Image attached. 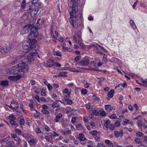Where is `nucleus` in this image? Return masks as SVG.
I'll return each instance as SVG.
<instances>
[{"mask_svg": "<svg viewBox=\"0 0 147 147\" xmlns=\"http://www.w3.org/2000/svg\"><path fill=\"white\" fill-rule=\"evenodd\" d=\"M81 58V57L80 56H76L75 59L74 60L76 62L78 61Z\"/></svg>", "mask_w": 147, "mask_h": 147, "instance_id": "37998d69", "label": "nucleus"}, {"mask_svg": "<svg viewBox=\"0 0 147 147\" xmlns=\"http://www.w3.org/2000/svg\"><path fill=\"white\" fill-rule=\"evenodd\" d=\"M26 0H23L22 2L21 7L22 9L24 8L26 6Z\"/></svg>", "mask_w": 147, "mask_h": 147, "instance_id": "4c0bfd02", "label": "nucleus"}, {"mask_svg": "<svg viewBox=\"0 0 147 147\" xmlns=\"http://www.w3.org/2000/svg\"><path fill=\"white\" fill-rule=\"evenodd\" d=\"M15 131L19 135H21V131L20 129H15Z\"/></svg>", "mask_w": 147, "mask_h": 147, "instance_id": "09e8293b", "label": "nucleus"}, {"mask_svg": "<svg viewBox=\"0 0 147 147\" xmlns=\"http://www.w3.org/2000/svg\"><path fill=\"white\" fill-rule=\"evenodd\" d=\"M20 124L22 125H24L25 124V121L23 119H21L20 121Z\"/></svg>", "mask_w": 147, "mask_h": 147, "instance_id": "a18cd8bd", "label": "nucleus"}, {"mask_svg": "<svg viewBox=\"0 0 147 147\" xmlns=\"http://www.w3.org/2000/svg\"><path fill=\"white\" fill-rule=\"evenodd\" d=\"M87 91L86 89H83L81 91V93L82 94L86 95L87 94Z\"/></svg>", "mask_w": 147, "mask_h": 147, "instance_id": "58836bf2", "label": "nucleus"}, {"mask_svg": "<svg viewBox=\"0 0 147 147\" xmlns=\"http://www.w3.org/2000/svg\"><path fill=\"white\" fill-rule=\"evenodd\" d=\"M28 13L31 12V15L33 16L36 15V14L38 11L37 8L30 6H29L26 10Z\"/></svg>", "mask_w": 147, "mask_h": 147, "instance_id": "7ed1b4c3", "label": "nucleus"}, {"mask_svg": "<svg viewBox=\"0 0 147 147\" xmlns=\"http://www.w3.org/2000/svg\"><path fill=\"white\" fill-rule=\"evenodd\" d=\"M22 60V63H19L18 71L20 72H26L28 70V66L25 65V63Z\"/></svg>", "mask_w": 147, "mask_h": 147, "instance_id": "f03ea898", "label": "nucleus"}, {"mask_svg": "<svg viewBox=\"0 0 147 147\" xmlns=\"http://www.w3.org/2000/svg\"><path fill=\"white\" fill-rule=\"evenodd\" d=\"M67 73V72L62 71L60 72L59 75L62 76H64L66 75Z\"/></svg>", "mask_w": 147, "mask_h": 147, "instance_id": "5fc2aeb1", "label": "nucleus"}, {"mask_svg": "<svg viewBox=\"0 0 147 147\" xmlns=\"http://www.w3.org/2000/svg\"><path fill=\"white\" fill-rule=\"evenodd\" d=\"M22 76L21 75H19L16 76H9L8 77L9 80L13 81H18L21 78Z\"/></svg>", "mask_w": 147, "mask_h": 147, "instance_id": "0eeeda50", "label": "nucleus"}, {"mask_svg": "<svg viewBox=\"0 0 147 147\" xmlns=\"http://www.w3.org/2000/svg\"><path fill=\"white\" fill-rule=\"evenodd\" d=\"M54 55L57 56L61 57V52L57 49H54L53 50Z\"/></svg>", "mask_w": 147, "mask_h": 147, "instance_id": "aec40b11", "label": "nucleus"}, {"mask_svg": "<svg viewBox=\"0 0 147 147\" xmlns=\"http://www.w3.org/2000/svg\"><path fill=\"white\" fill-rule=\"evenodd\" d=\"M92 112V113L96 115H98L99 114V113L95 110H93Z\"/></svg>", "mask_w": 147, "mask_h": 147, "instance_id": "e2e57ef3", "label": "nucleus"}, {"mask_svg": "<svg viewBox=\"0 0 147 147\" xmlns=\"http://www.w3.org/2000/svg\"><path fill=\"white\" fill-rule=\"evenodd\" d=\"M130 23L131 27L133 29L136 30V29L137 27L133 20H131L130 21Z\"/></svg>", "mask_w": 147, "mask_h": 147, "instance_id": "4be33fe9", "label": "nucleus"}, {"mask_svg": "<svg viewBox=\"0 0 147 147\" xmlns=\"http://www.w3.org/2000/svg\"><path fill=\"white\" fill-rule=\"evenodd\" d=\"M45 139L47 141L50 142L51 143H53V142L52 141H50V138L47 136H45Z\"/></svg>", "mask_w": 147, "mask_h": 147, "instance_id": "8fccbe9b", "label": "nucleus"}, {"mask_svg": "<svg viewBox=\"0 0 147 147\" xmlns=\"http://www.w3.org/2000/svg\"><path fill=\"white\" fill-rule=\"evenodd\" d=\"M76 117H73L71 118V122L72 123H74L76 122Z\"/></svg>", "mask_w": 147, "mask_h": 147, "instance_id": "680f3d73", "label": "nucleus"}, {"mask_svg": "<svg viewBox=\"0 0 147 147\" xmlns=\"http://www.w3.org/2000/svg\"><path fill=\"white\" fill-rule=\"evenodd\" d=\"M114 133L116 137H119L120 136L122 137L123 134V130H121L119 132L117 131H115Z\"/></svg>", "mask_w": 147, "mask_h": 147, "instance_id": "f8f14e48", "label": "nucleus"}, {"mask_svg": "<svg viewBox=\"0 0 147 147\" xmlns=\"http://www.w3.org/2000/svg\"><path fill=\"white\" fill-rule=\"evenodd\" d=\"M29 42L27 43L24 42L22 45V47L24 49L27 51H29Z\"/></svg>", "mask_w": 147, "mask_h": 147, "instance_id": "ddd939ff", "label": "nucleus"}, {"mask_svg": "<svg viewBox=\"0 0 147 147\" xmlns=\"http://www.w3.org/2000/svg\"><path fill=\"white\" fill-rule=\"evenodd\" d=\"M111 105H106L105 106V109L108 112H110L111 111L115 109L113 107H110Z\"/></svg>", "mask_w": 147, "mask_h": 147, "instance_id": "f3484780", "label": "nucleus"}, {"mask_svg": "<svg viewBox=\"0 0 147 147\" xmlns=\"http://www.w3.org/2000/svg\"><path fill=\"white\" fill-rule=\"evenodd\" d=\"M135 142L137 143L140 144L141 143V141L140 139L138 138H136L135 140Z\"/></svg>", "mask_w": 147, "mask_h": 147, "instance_id": "4d7b16f0", "label": "nucleus"}, {"mask_svg": "<svg viewBox=\"0 0 147 147\" xmlns=\"http://www.w3.org/2000/svg\"><path fill=\"white\" fill-rule=\"evenodd\" d=\"M31 40L32 42H29V50H31L32 49H35L36 47L35 44L36 43V39H33Z\"/></svg>", "mask_w": 147, "mask_h": 147, "instance_id": "6e6552de", "label": "nucleus"}, {"mask_svg": "<svg viewBox=\"0 0 147 147\" xmlns=\"http://www.w3.org/2000/svg\"><path fill=\"white\" fill-rule=\"evenodd\" d=\"M78 138L81 141H84L86 139L84 137V135L82 133H80L79 134Z\"/></svg>", "mask_w": 147, "mask_h": 147, "instance_id": "6ab92c4d", "label": "nucleus"}, {"mask_svg": "<svg viewBox=\"0 0 147 147\" xmlns=\"http://www.w3.org/2000/svg\"><path fill=\"white\" fill-rule=\"evenodd\" d=\"M32 110H35L36 113H34V117L36 118L38 117L40 115V113L37 111L36 110L32 109Z\"/></svg>", "mask_w": 147, "mask_h": 147, "instance_id": "c85d7f7f", "label": "nucleus"}, {"mask_svg": "<svg viewBox=\"0 0 147 147\" xmlns=\"http://www.w3.org/2000/svg\"><path fill=\"white\" fill-rule=\"evenodd\" d=\"M138 125L139 127H141L142 125V122L141 121H138Z\"/></svg>", "mask_w": 147, "mask_h": 147, "instance_id": "774afa93", "label": "nucleus"}, {"mask_svg": "<svg viewBox=\"0 0 147 147\" xmlns=\"http://www.w3.org/2000/svg\"><path fill=\"white\" fill-rule=\"evenodd\" d=\"M129 121H130L129 120L125 119V120L123 121V125H125L124 123H125V124H127V123L129 124Z\"/></svg>", "mask_w": 147, "mask_h": 147, "instance_id": "052dcab7", "label": "nucleus"}, {"mask_svg": "<svg viewBox=\"0 0 147 147\" xmlns=\"http://www.w3.org/2000/svg\"><path fill=\"white\" fill-rule=\"evenodd\" d=\"M53 135H51V137L52 138L53 137V138H54V137L55 136H59V134H57L55 132L53 131Z\"/></svg>", "mask_w": 147, "mask_h": 147, "instance_id": "a19ab883", "label": "nucleus"}, {"mask_svg": "<svg viewBox=\"0 0 147 147\" xmlns=\"http://www.w3.org/2000/svg\"><path fill=\"white\" fill-rule=\"evenodd\" d=\"M72 11L74 13H76L78 11V7L76 5L72 6Z\"/></svg>", "mask_w": 147, "mask_h": 147, "instance_id": "b1692460", "label": "nucleus"}, {"mask_svg": "<svg viewBox=\"0 0 147 147\" xmlns=\"http://www.w3.org/2000/svg\"><path fill=\"white\" fill-rule=\"evenodd\" d=\"M42 112L44 114L48 115L49 114V112L47 110H42Z\"/></svg>", "mask_w": 147, "mask_h": 147, "instance_id": "79ce46f5", "label": "nucleus"}, {"mask_svg": "<svg viewBox=\"0 0 147 147\" xmlns=\"http://www.w3.org/2000/svg\"><path fill=\"white\" fill-rule=\"evenodd\" d=\"M77 34L76 33V34L73 36V39L75 40V42L77 43L78 40L81 38V34L80 31L78 30L77 32Z\"/></svg>", "mask_w": 147, "mask_h": 147, "instance_id": "1a4fd4ad", "label": "nucleus"}, {"mask_svg": "<svg viewBox=\"0 0 147 147\" xmlns=\"http://www.w3.org/2000/svg\"><path fill=\"white\" fill-rule=\"evenodd\" d=\"M11 49V45H7V47H5V49L7 50V52H8L9 51H10V50Z\"/></svg>", "mask_w": 147, "mask_h": 147, "instance_id": "603ef678", "label": "nucleus"}, {"mask_svg": "<svg viewBox=\"0 0 147 147\" xmlns=\"http://www.w3.org/2000/svg\"><path fill=\"white\" fill-rule=\"evenodd\" d=\"M110 123V121L109 120H107L105 122L104 125L107 128L109 127V125Z\"/></svg>", "mask_w": 147, "mask_h": 147, "instance_id": "f704fd0d", "label": "nucleus"}, {"mask_svg": "<svg viewBox=\"0 0 147 147\" xmlns=\"http://www.w3.org/2000/svg\"><path fill=\"white\" fill-rule=\"evenodd\" d=\"M35 131L38 134L40 133L41 132V131L39 128H37L36 129H35Z\"/></svg>", "mask_w": 147, "mask_h": 147, "instance_id": "bf43d9fd", "label": "nucleus"}, {"mask_svg": "<svg viewBox=\"0 0 147 147\" xmlns=\"http://www.w3.org/2000/svg\"><path fill=\"white\" fill-rule=\"evenodd\" d=\"M100 114L102 116H106V113L105 111H100Z\"/></svg>", "mask_w": 147, "mask_h": 147, "instance_id": "c03bdc74", "label": "nucleus"}, {"mask_svg": "<svg viewBox=\"0 0 147 147\" xmlns=\"http://www.w3.org/2000/svg\"><path fill=\"white\" fill-rule=\"evenodd\" d=\"M71 2L72 3V6H75L76 5V4L78 5L80 4V1L79 0H77V1L75 0H71Z\"/></svg>", "mask_w": 147, "mask_h": 147, "instance_id": "5701e85b", "label": "nucleus"}, {"mask_svg": "<svg viewBox=\"0 0 147 147\" xmlns=\"http://www.w3.org/2000/svg\"><path fill=\"white\" fill-rule=\"evenodd\" d=\"M117 117L115 114H113L110 116V118L112 119H116Z\"/></svg>", "mask_w": 147, "mask_h": 147, "instance_id": "3c124183", "label": "nucleus"}, {"mask_svg": "<svg viewBox=\"0 0 147 147\" xmlns=\"http://www.w3.org/2000/svg\"><path fill=\"white\" fill-rule=\"evenodd\" d=\"M30 34L28 36V39L29 41L28 42H32V40L33 39H35L33 38V37H36L37 36L39 35V32L37 31H36L35 32L34 31L33 32H30Z\"/></svg>", "mask_w": 147, "mask_h": 147, "instance_id": "39448f33", "label": "nucleus"}, {"mask_svg": "<svg viewBox=\"0 0 147 147\" xmlns=\"http://www.w3.org/2000/svg\"><path fill=\"white\" fill-rule=\"evenodd\" d=\"M47 86L48 89L49 90H51L53 88L52 86L50 84H49L47 85Z\"/></svg>", "mask_w": 147, "mask_h": 147, "instance_id": "13d9d810", "label": "nucleus"}, {"mask_svg": "<svg viewBox=\"0 0 147 147\" xmlns=\"http://www.w3.org/2000/svg\"><path fill=\"white\" fill-rule=\"evenodd\" d=\"M89 60L88 59H84L77 63L78 65L82 66H87L89 63Z\"/></svg>", "mask_w": 147, "mask_h": 147, "instance_id": "423d86ee", "label": "nucleus"}, {"mask_svg": "<svg viewBox=\"0 0 147 147\" xmlns=\"http://www.w3.org/2000/svg\"><path fill=\"white\" fill-rule=\"evenodd\" d=\"M34 54L33 53H31L30 54L28 55H27V60L28 61H29V60H30L34 56Z\"/></svg>", "mask_w": 147, "mask_h": 147, "instance_id": "bb28decb", "label": "nucleus"}, {"mask_svg": "<svg viewBox=\"0 0 147 147\" xmlns=\"http://www.w3.org/2000/svg\"><path fill=\"white\" fill-rule=\"evenodd\" d=\"M76 127L77 128L78 130H81L83 129V127L81 123L77 124L76 126Z\"/></svg>", "mask_w": 147, "mask_h": 147, "instance_id": "a878e982", "label": "nucleus"}, {"mask_svg": "<svg viewBox=\"0 0 147 147\" xmlns=\"http://www.w3.org/2000/svg\"><path fill=\"white\" fill-rule=\"evenodd\" d=\"M90 132L93 136H96L98 134V131L96 130H94L90 131Z\"/></svg>", "mask_w": 147, "mask_h": 147, "instance_id": "cd10ccee", "label": "nucleus"}, {"mask_svg": "<svg viewBox=\"0 0 147 147\" xmlns=\"http://www.w3.org/2000/svg\"><path fill=\"white\" fill-rule=\"evenodd\" d=\"M71 94V92H69L67 93V95H66L64 97V99L65 101H67L70 98V95Z\"/></svg>", "mask_w": 147, "mask_h": 147, "instance_id": "c756f323", "label": "nucleus"}, {"mask_svg": "<svg viewBox=\"0 0 147 147\" xmlns=\"http://www.w3.org/2000/svg\"><path fill=\"white\" fill-rule=\"evenodd\" d=\"M10 137L9 136L7 137L5 139H3L1 140V142H2V144H5L6 143V142L9 139Z\"/></svg>", "mask_w": 147, "mask_h": 147, "instance_id": "7c9ffc66", "label": "nucleus"}, {"mask_svg": "<svg viewBox=\"0 0 147 147\" xmlns=\"http://www.w3.org/2000/svg\"><path fill=\"white\" fill-rule=\"evenodd\" d=\"M9 122L12 125L16 127H17L18 126V124L16 123L15 121H9Z\"/></svg>", "mask_w": 147, "mask_h": 147, "instance_id": "e433bc0d", "label": "nucleus"}, {"mask_svg": "<svg viewBox=\"0 0 147 147\" xmlns=\"http://www.w3.org/2000/svg\"><path fill=\"white\" fill-rule=\"evenodd\" d=\"M40 21V19H38V20L37 23H36V25L34 27V28H35V30H34L35 32L36 31H37V30H38L40 27V24L38 22H39Z\"/></svg>", "mask_w": 147, "mask_h": 147, "instance_id": "393cba45", "label": "nucleus"}, {"mask_svg": "<svg viewBox=\"0 0 147 147\" xmlns=\"http://www.w3.org/2000/svg\"><path fill=\"white\" fill-rule=\"evenodd\" d=\"M63 93L67 94L68 92H69V90L68 89L65 88L63 90Z\"/></svg>", "mask_w": 147, "mask_h": 147, "instance_id": "0e129e2a", "label": "nucleus"}, {"mask_svg": "<svg viewBox=\"0 0 147 147\" xmlns=\"http://www.w3.org/2000/svg\"><path fill=\"white\" fill-rule=\"evenodd\" d=\"M41 95L43 96L46 95V92L43 89H42L41 91Z\"/></svg>", "mask_w": 147, "mask_h": 147, "instance_id": "69168bd1", "label": "nucleus"}, {"mask_svg": "<svg viewBox=\"0 0 147 147\" xmlns=\"http://www.w3.org/2000/svg\"><path fill=\"white\" fill-rule=\"evenodd\" d=\"M3 145L5 146H9V147H12L13 146H14L15 143L13 141H7L6 142L5 144H3Z\"/></svg>", "mask_w": 147, "mask_h": 147, "instance_id": "9b49d317", "label": "nucleus"}, {"mask_svg": "<svg viewBox=\"0 0 147 147\" xmlns=\"http://www.w3.org/2000/svg\"><path fill=\"white\" fill-rule=\"evenodd\" d=\"M6 74L7 75H13L15 74V73L14 71L12 70H9L7 71Z\"/></svg>", "mask_w": 147, "mask_h": 147, "instance_id": "473e14b6", "label": "nucleus"}, {"mask_svg": "<svg viewBox=\"0 0 147 147\" xmlns=\"http://www.w3.org/2000/svg\"><path fill=\"white\" fill-rule=\"evenodd\" d=\"M9 121H15L16 119V117L13 115H10L9 116Z\"/></svg>", "mask_w": 147, "mask_h": 147, "instance_id": "72a5a7b5", "label": "nucleus"}, {"mask_svg": "<svg viewBox=\"0 0 147 147\" xmlns=\"http://www.w3.org/2000/svg\"><path fill=\"white\" fill-rule=\"evenodd\" d=\"M115 92V91L114 90L111 89L110 90V91L108 92L107 96L109 97L112 98L113 96V94Z\"/></svg>", "mask_w": 147, "mask_h": 147, "instance_id": "a211bd4d", "label": "nucleus"}, {"mask_svg": "<svg viewBox=\"0 0 147 147\" xmlns=\"http://www.w3.org/2000/svg\"><path fill=\"white\" fill-rule=\"evenodd\" d=\"M93 99L95 101H98L99 100V98L96 97L95 95H93Z\"/></svg>", "mask_w": 147, "mask_h": 147, "instance_id": "864d4df0", "label": "nucleus"}, {"mask_svg": "<svg viewBox=\"0 0 147 147\" xmlns=\"http://www.w3.org/2000/svg\"><path fill=\"white\" fill-rule=\"evenodd\" d=\"M19 64L18 65H15V66H13L12 67V70H16L17 69V71H18V67H19Z\"/></svg>", "mask_w": 147, "mask_h": 147, "instance_id": "de8ad7c7", "label": "nucleus"}, {"mask_svg": "<svg viewBox=\"0 0 147 147\" xmlns=\"http://www.w3.org/2000/svg\"><path fill=\"white\" fill-rule=\"evenodd\" d=\"M143 135H144V134L140 131L137 132L136 134V136L138 137H142L143 136Z\"/></svg>", "mask_w": 147, "mask_h": 147, "instance_id": "2f4dec72", "label": "nucleus"}, {"mask_svg": "<svg viewBox=\"0 0 147 147\" xmlns=\"http://www.w3.org/2000/svg\"><path fill=\"white\" fill-rule=\"evenodd\" d=\"M59 106V104L57 100L54 102L52 105V107L53 108L58 107Z\"/></svg>", "mask_w": 147, "mask_h": 147, "instance_id": "412c9836", "label": "nucleus"}, {"mask_svg": "<svg viewBox=\"0 0 147 147\" xmlns=\"http://www.w3.org/2000/svg\"><path fill=\"white\" fill-rule=\"evenodd\" d=\"M48 108V107L45 104L42 105V110H47Z\"/></svg>", "mask_w": 147, "mask_h": 147, "instance_id": "6e6d98bb", "label": "nucleus"}, {"mask_svg": "<svg viewBox=\"0 0 147 147\" xmlns=\"http://www.w3.org/2000/svg\"><path fill=\"white\" fill-rule=\"evenodd\" d=\"M53 24H51V30H50V34L51 35V36L53 38H55V36H58V32L57 31H55V35L53 33Z\"/></svg>", "mask_w": 147, "mask_h": 147, "instance_id": "9d476101", "label": "nucleus"}, {"mask_svg": "<svg viewBox=\"0 0 147 147\" xmlns=\"http://www.w3.org/2000/svg\"><path fill=\"white\" fill-rule=\"evenodd\" d=\"M29 142L30 144H35L36 143V142L34 139H31L30 141H29Z\"/></svg>", "mask_w": 147, "mask_h": 147, "instance_id": "ea45409f", "label": "nucleus"}, {"mask_svg": "<svg viewBox=\"0 0 147 147\" xmlns=\"http://www.w3.org/2000/svg\"><path fill=\"white\" fill-rule=\"evenodd\" d=\"M78 44L80 45V46L82 48H84V45L82 42V41L81 40H79L78 41Z\"/></svg>", "mask_w": 147, "mask_h": 147, "instance_id": "49530a36", "label": "nucleus"}, {"mask_svg": "<svg viewBox=\"0 0 147 147\" xmlns=\"http://www.w3.org/2000/svg\"><path fill=\"white\" fill-rule=\"evenodd\" d=\"M62 115L61 113H59L57 115L54 119V121L56 122H58L59 121L60 119L62 117Z\"/></svg>", "mask_w": 147, "mask_h": 147, "instance_id": "dca6fc26", "label": "nucleus"}, {"mask_svg": "<svg viewBox=\"0 0 147 147\" xmlns=\"http://www.w3.org/2000/svg\"><path fill=\"white\" fill-rule=\"evenodd\" d=\"M14 140L17 142V144L18 145L21 147L22 146L21 144L22 141L19 137H17L16 138L14 139Z\"/></svg>", "mask_w": 147, "mask_h": 147, "instance_id": "2eb2a0df", "label": "nucleus"}, {"mask_svg": "<svg viewBox=\"0 0 147 147\" xmlns=\"http://www.w3.org/2000/svg\"><path fill=\"white\" fill-rule=\"evenodd\" d=\"M11 138H14V139L16 138L17 137V135L15 134H11Z\"/></svg>", "mask_w": 147, "mask_h": 147, "instance_id": "338daca9", "label": "nucleus"}, {"mask_svg": "<svg viewBox=\"0 0 147 147\" xmlns=\"http://www.w3.org/2000/svg\"><path fill=\"white\" fill-rule=\"evenodd\" d=\"M74 13L73 12H70L69 14L71 16V17L69 18V21L70 24L72 25L73 27H74V24H76L77 23V22L78 21V17L79 16L80 19L82 18V14L81 13L78 14L77 16H75L74 17H73V13Z\"/></svg>", "mask_w": 147, "mask_h": 147, "instance_id": "f257e3e1", "label": "nucleus"}, {"mask_svg": "<svg viewBox=\"0 0 147 147\" xmlns=\"http://www.w3.org/2000/svg\"><path fill=\"white\" fill-rule=\"evenodd\" d=\"M0 85L3 87H7L9 86L8 82L7 80H3L1 81Z\"/></svg>", "mask_w": 147, "mask_h": 147, "instance_id": "4468645a", "label": "nucleus"}, {"mask_svg": "<svg viewBox=\"0 0 147 147\" xmlns=\"http://www.w3.org/2000/svg\"><path fill=\"white\" fill-rule=\"evenodd\" d=\"M7 50L5 49V47L1 48L0 49V51L2 53L7 52Z\"/></svg>", "mask_w": 147, "mask_h": 147, "instance_id": "c9c22d12", "label": "nucleus"}, {"mask_svg": "<svg viewBox=\"0 0 147 147\" xmlns=\"http://www.w3.org/2000/svg\"><path fill=\"white\" fill-rule=\"evenodd\" d=\"M35 30V28L33 26L30 24H28L26 25L24 27L23 31L25 33H27L30 30V32H33Z\"/></svg>", "mask_w": 147, "mask_h": 147, "instance_id": "20e7f679", "label": "nucleus"}]
</instances>
